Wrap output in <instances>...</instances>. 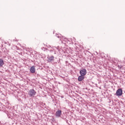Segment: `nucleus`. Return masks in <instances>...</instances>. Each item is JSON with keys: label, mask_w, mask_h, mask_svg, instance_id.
<instances>
[{"label": "nucleus", "mask_w": 125, "mask_h": 125, "mask_svg": "<svg viewBox=\"0 0 125 125\" xmlns=\"http://www.w3.org/2000/svg\"><path fill=\"white\" fill-rule=\"evenodd\" d=\"M84 79V76H83V75H81L79 76L78 77V81L79 82H82V81H83Z\"/></svg>", "instance_id": "nucleus-5"}, {"label": "nucleus", "mask_w": 125, "mask_h": 125, "mask_svg": "<svg viewBox=\"0 0 125 125\" xmlns=\"http://www.w3.org/2000/svg\"><path fill=\"white\" fill-rule=\"evenodd\" d=\"M3 64H4V62H3V60L0 59V67H2Z\"/></svg>", "instance_id": "nucleus-9"}, {"label": "nucleus", "mask_w": 125, "mask_h": 125, "mask_svg": "<svg viewBox=\"0 0 125 125\" xmlns=\"http://www.w3.org/2000/svg\"><path fill=\"white\" fill-rule=\"evenodd\" d=\"M61 110H58L56 112V116L57 117H61Z\"/></svg>", "instance_id": "nucleus-8"}, {"label": "nucleus", "mask_w": 125, "mask_h": 125, "mask_svg": "<svg viewBox=\"0 0 125 125\" xmlns=\"http://www.w3.org/2000/svg\"><path fill=\"white\" fill-rule=\"evenodd\" d=\"M53 60H54V56H51L50 57H48V62H51V61H53Z\"/></svg>", "instance_id": "nucleus-7"}, {"label": "nucleus", "mask_w": 125, "mask_h": 125, "mask_svg": "<svg viewBox=\"0 0 125 125\" xmlns=\"http://www.w3.org/2000/svg\"><path fill=\"white\" fill-rule=\"evenodd\" d=\"M30 71L32 74H34V73H36V68H35V66H31L30 69Z\"/></svg>", "instance_id": "nucleus-4"}, {"label": "nucleus", "mask_w": 125, "mask_h": 125, "mask_svg": "<svg viewBox=\"0 0 125 125\" xmlns=\"http://www.w3.org/2000/svg\"><path fill=\"white\" fill-rule=\"evenodd\" d=\"M57 38H60V36H57Z\"/></svg>", "instance_id": "nucleus-10"}, {"label": "nucleus", "mask_w": 125, "mask_h": 125, "mask_svg": "<svg viewBox=\"0 0 125 125\" xmlns=\"http://www.w3.org/2000/svg\"><path fill=\"white\" fill-rule=\"evenodd\" d=\"M122 95H123V89H122L121 88L118 89L116 91V95L117 96H122Z\"/></svg>", "instance_id": "nucleus-2"}, {"label": "nucleus", "mask_w": 125, "mask_h": 125, "mask_svg": "<svg viewBox=\"0 0 125 125\" xmlns=\"http://www.w3.org/2000/svg\"><path fill=\"white\" fill-rule=\"evenodd\" d=\"M86 69H83L82 70H80V75H81L82 76H85L86 75Z\"/></svg>", "instance_id": "nucleus-3"}, {"label": "nucleus", "mask_w": 125, "mask_h": 125, "mask_svg": "<svg viewBox=\"0 0 125 125\" xmlns=\"http://www.w3.org/2000/svg\"><path fill=\"white\" fill-rule=\"evenodd\" d=\"M36 94L37 92L34 90V89L30 90L28 92V95H30L31 97H34Z\"/></svg>", "instance_id": "nucleus-1"}, {"label": "nucleus", "mask_w": 125, "mask_h": 125, "mask_svg": "<svg viewBox=\"0 0 125 125\" xmlns=\"http://www.w3.org/2000/svg\"><path fill=\"white\" fill-rule=\"evenodd\" d=\"M60 41H61L62 43H63V42H68V39L64 37H62L61 38Z\"/></svg>", "instance_id": "nucleus-6"}]
</instances>
